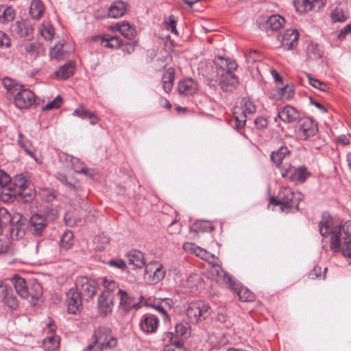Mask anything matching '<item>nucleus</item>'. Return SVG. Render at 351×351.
I'll use <instances>...</instances> for the list:
<instances>
[{
	"label": "nucleus",
	"instance_id": "obj_1",
	"mask_svg": "<svg viewBox=\"0 0 351 351\" xmlns=\"http://www.w3.org/2000/svg\"><path fill=\"white\" fill-rule=\"evenodd\" d=\"M319 228L323 237L330 236V248L333 252H341L344 256L351 258V221L341 226H334L330 216L323 215Z\"/></svg>",
	"mask_w": 351,
	"mask_h": 351
},
{
	"label": "nucleus",
	"instance_id": "obj_2",
	"mask_svg": "<svg viewBox=\"0 0 351 351\" xmlns=\"http://www.w3.org/2000/svg\"><path fill=\"white\" fill-rule=\"evenodd\" d=\"M221 63H216L217 68L221 70L219 77V85L225 91H231L235 89L239 84V80L233 73L237 68L236 62L231 59L223 58L219 56Z\"/></svg>",
	"mask_w": 351,
	"mask_h": 351
},
{
	"label": "nucleus",
	"instance_id": "obj_3",
	"mask_svg": "<svg viewBox=\"0 0 351 351\" xmlns=\"http://www.w3.org/2000/svg\"><path fill=\"white\" fill-rule=\"evenodd\" d=\"M302 195L300 192H294L289 186L282 187L278 193V197H271L269 203L274 205H279L284 212H293L298 210L299 202Z\"/></svg>",
	"mask_w": 351,
	"mask_h": 351
},
{
	"label": "nucleus",
	"instance_id": "obj_4",
	"mask_svg": "<svg viewBox=\"0 0 351 351\" xmlns=\"http://www.w3.org/2000/svg\"><path fill=\"white\" fill-rule=\"evenodd\" d=\"M111 330L108 327L99 326L95 330L93 335V346L104 348H113L117 345V339L110 336Z\"/></svg>",
	"mask_w": 351,
	"mask_h": 351
},
{
	"label": "nucleus",
	"instance_id": "obj_5",
	"mask_svg": "<svg viewBox=\"0 0 351 351\" xmlns=\"http://www.w3.org/2000/svg\"><path fill=\"white\" fill-rule=\"evenodd\" d=\"M210 311L208 304L202 301H197L189 304L186 315L191 323L197 324L208 317Z\"/></svg>",
	"mask_w": 351,
	"mask_h": 351
},
{
	"label": "nucleus",
	"instance_id": "obj_6",
	"mask_svg": "<svg viewBox=\"0 0 351 351\" xmlns=\"http://www.w3.org/2000/svg\"><path fill=\"white\" fill-rule=\"evenodd\" d=\"M282 177L296 184L304 183L311 173L304 166L295 168L291 164H283L281 167Z\"/></svg>",
	"mask_w": 351,
	"mask_h": 351
},
{
	"label": "nucleus",
	"instance_id": "obj_7",
	"mask_svg": "<svg viewBox=\"0 0 351 351\" xmlns=\"http://www.w3.org/2000/svg\"><path fill=\"white\" fill-rule=\"evenodd\" d=\"M14 186L19 195L25 202L32 199L35 195L31 180L27 174L21 173L14 178Z\"/></svg>",
	"mask_w": 351,
	"mask_h": 351
},
{
	"label": "nucleus",
	"instance_id": "obj_8",
	"mask_svg": "<svg viewBox=\"0 0 351 351\" xmlns=\"http://www.w3.org/2000/svg\"><path fill=\"white\" fill-rule=\"evenodd\" d=\"M97 283L92 279L85 276H80L76 279L75 288L80 295L86 300L93 298L97 293Z\"/></svg>",
	"mask_w": 351,
	"mask_h": 351
},
{
	"label": "nucleus",
	"instance_id": "obj_9",
	"mask_svg": "<svg viewBox=\"0 0 351 351\" xmlns=\"http://www.w3.org/2000/svg\"><path fill=\"white\" fill-rule=\"evenodd\" d=\"M318 131L317 125L308 117L302 118L299 120L296 129V135L300 140H306L314 136Z\"/></svg>",
	"mask_w": 351,
	"mask_h": 351
},
{
	"label": "nucleus",
	"instance_id": "obj_10",
	"mask_svg": "<svg viewBox=\"0 0 351 351\" xmlns=\"http://www.w3.org/2000/svg\"><path fill=\"white\" fill-rule=\"evenodd\" d=\"M165 276V270L159 263L154 261L145 266L144 278L149 284H156Z\"/></svg>",
	"mask_w": 351,
	"mask_h": 351
},
{
	"label": "nucleus",
	"instance_id": "obj_11",
	"mask_svg": "<svg viewBox=\"0 0 351 351\" xmlns=\"http://www.w3.org/2000/svg\"><path fill=\"white\" fill-rule=\"evenodd\" d=\"M210 272L213 280L219 285L226 286L233 290H237V282L221 266L211 267Z\"/></svg>",
	"mask_w": 351,
	"mask_h": 351
},
{
	"label": "nucleus",
	"instance_id": "obj_12",
	"mask_svg": "<svg viewBox=\"0 0 351 351\" xmlns=\"http://www.w3.org/2000/svg\"><path fill=\"white\" fill-rule=\"evenodd\" d=\"M216 63H221L219 57L214 62L207 60L201 62L198 68L199 73L208 80H218L221 70L217 68Z\"/></svg>",
	"mask_w": 351,
	"mask_h": 351
},
{
	"label": "nucleus",
	"instance_id": "obj_13",
	"mask_svg": "<svg viewBox=\"0 0 351 351\" xmlns=\"http://www.w3.org/2000/svg\"><path fill=\"white\" fill-rule=\"evenodd\" d=\"M163 351H186L182 339L175 336L172 332H164L162 335Z\"/></svg>",
	"mask_w": 351,
	"mask_h": 351
},
{
	"label": "nucleus",
	"instance_id": "obj_14",
	"mask_svg": "<svg viewBox=\"0 0 351 351\" xmlns=\"http://www.w3.org/2000/svg\"><path fill=\"white\" fill-rule=\"evenodd\" d=\"M117 295L120 299L118 308L121 313L125 315L133 308L138 309L141 307L140 303L136 302L126 291L119 289Z\"/></svg>",
	"mask_w": 351,
	"mask_h": 351
},
{
	"label": "nucleus",
	"instance_id": "obj_15",
	"mask_svg": "<svg viewBox=\"0 0 351 351\" xmlns=\"http://www.w3.org/2000/svg\"><path fill=\"white\" fill-rule=\"evenodd\" d=\"M13 97L15 106L20 109L28 108L35 102L34 93L24 86Z\"/></svg>",
	"mask_w": 351,
	"mask_h": 351
},
{
	"label": "nucleus",
	"instance_id": "obj_16",
	"mask_svg": "<svg viewBox=\"0 0 351 351\" xmlns=\"http://www.w3.org/2000/svg\"><path fill=\"white\" fill-rule=\"evenodd\" d=\"M114 295L101 293L97 299V308L99 315L106 317L112 311L114 307Z\"/></svg>",
	"mask_w": 351,
	"mask_h": 351
},
{
	"label": "nucleus",
	"instance_id": "obj_17",
	"mask_svg": "<svg viewBox=\"0 0 351 351\" xmlns=\"http://www.w3.org/2000/svg\"><path fill=\"white\" fill-rule=\"evenodd\" d=\"M82 296L77 289L71 288L66 293L67 311L70 314H76L82 308Z\"/></svg>",
	"mask_w": 351,
	"mask_h": 351
},
{
	"label": "nucleus",
	"instance_id": "obj_18",
	"mask_svg": "<svg viewBox=\"0 0 351 351\" xmlns=\"http://www.w3.org/2000/svg\"><path fill=\"white\" fill-rule=\"evenodd\" d=\"M47 226V221L44 215L34 214L30 217L29 230L34 236H41Z\"/></svg>",
	"mask_w": 351,
	"mask_h": 351
},
{
	"label": "nucleus",
	"instance_id": "obj_19",
	"mask_svg": "<svg viewBox=\"0 0 351 351\" xmlns=\"http://www.w3.org/2000/svg\"><path fill=\"white\" fill-rule=\"evenodd\" d=\"M158 319L156 315L145 314L141 318L139 327L145 333H154L158 328Z\"/></svg>",
	"mask_w": 351,
	"mask_h": 351
},
{
	"label": "nucleus",
	"instance_id": "obj_20",
	"mask_svg": "<svg viewBox=\"0 0 351 351\" xmlns=\"http://www.w3.org/2000/svg\"><path fill=\"white\" fill-rule=\"evenodd\" d=\"M299 32L297 29H287L282 35L281 45L285 50H291L298 44Z\"/></svg>",
	"mask_w": 351,
	"mask_h": 351
},
{
	"label": "nucleus",
	"instance_id": "obj_21",
	"mask_svg": "<svg viewBox=\"0 0 351 351\" xmlns=\"http://www.w3.org/2000/svg\"><path fill=\"white\" fill-rule=\"evenodd\" d=\"M278 117L285 123H293L300 118L299 112L291 106H286L278 111Z\"/></svg>",
	"mask_w": 351,
	"mask_h": 351
},
{
	"label": "nucleus",
	"instance_id": "obj_22",
	"mask_svg": "<svg viewBox=\"0 0 351 351\" xmlns=\"http://www.w3.org/2000/svg\"><path fill=\"white\" fill-rule=\"evenodd\" d=\"M17 143L23 149L27 156L33 158L37 164L41 163L35 155L36 149L33 147L32 142L25 138V136L21 132L18 133Z\"/></svg>",
	"mask_w": 351,
	"mask_h": 351
},
{
	"label": "nucleus",
	"instance_id": "obj_23",
	"mask_svg": "<svg viewBox=\"0 0 351 351\" xmlns=\"http://www.w3.org/2000/svg\"><path fill=\"white\" fill-rule=\"evenodd\" d=\"M27 298L24 299L29 300L32 303H35L36 301L42 295L43 289L40 284L36 281L28 282V287L27 290Z\"/></svg>",
	"mask_w": 351,
	"mask_h": 351
},
{
	"label": "nucleus",
	"instance_id": "obj_24",
	"mask_svg": "<svg viewBox=\"0 0 351 351\" xmlns=\"http://www.w3.org/2000/svg\"><path fill=\"white\" fill-rule=\"evenodd\" d=\"M197 89V84L191 78L185 79L179 82L178 90L179 93L185 96L193 95Z\"/></svg>",
	"mask_w": 351,
	"mask_h": 351
},
{
	"label": "nucleus",
	"instance_id": "obj_25",
	"mask_svg": "<svg viewBox=\"0 0 351 351\" xmlns=\"http://www.w3.org/2000/svg\"><path fill=\"white\" fill-rule=\"evenodd\" d=\"M17 195V190L12 183L0 188V199L3 202H14Z\"/></svg>",
	"mask_w": 351,
	"mask_h": 351
},
{
	"label": "nucleus",
	"instance_id": "obj_26",
	"mask_svg": "<svg viewBox=\"0 0 351 351\" xmlns=\"http://www.w3.org/2000/svg\"><path fill=\"white\" fill-rule=\"evenodd\" d=\"M22 215L20 213H15L11 219L10 235L12 237L22 238L24 231L21 229Z\"/></svg>",
	"mask_w": 351,
	"mask_h": 351
},
{
	"label": "nucleus",
	"instance_id": "obj_27",
	"mask_svg": "<svg viewBox=\"0 0 351 351\" xmlns=\"http://www.w3.org/2000/svg\"><path fill=\"white\" fill-rule=\"evenodd\" d=\"M16 10L10 5H0V23L7 24L14 21Z\"/></svg>",
	"mask_w": 351,
	"mask_h": 351
},
{
	"label": "nucleus",
	"instance_id": "obj_28",
	"mask_svg": "<svg viewBox=\"0 0 351 351\" xmlns=\"http://www.w3.org/2000/svg\"><path fill=\"white\" fill-rule=\"evenodd\" d=\"M290 152L287 147L281 146L278 150L274 151L270 155V158L277 167L281 169L282 160L289 156Z\"/></svg>",
	"mask_w": 351,
	"mask_h": 351
},
{
	"label": "nucleus",
	"instance_id": "obj_29",
	"mask_svg": "<svg viewBox=\"0 0 351 351\" xmlns=\"http://www.w3.org/2000/svg\"><path fill=\"white\" fill-rule=\"evenodd\" d=\"M75 64L73 61H69L60 66L56 72L58 78L66 80L70 77L74 73Z\"/></svg>",
	"mask_w": 351,
	"mask_h": 351
},
{
	"label": "nucleus",
	"instance_id": "obj_30",
	"mask_svg": "<svg viewBox=\"0 0 351 351\" xmlns=\"http://www.w3.org/2000/svg\"><path fill=\"white\" fill-rule=\"evenodd\" d=\"M130 265L135 268H141L145 265L143 254L138 250H132L127 254Z\"/></svg>",
	"mask_w": 351,
	"mask_h": 351
},
{
	"label": "nucleus",
	"instance_id": "obj_31",
	"mask_svg": "<svg viewBox=\"0 0 351 351\" xmlns=\"http://www.w3.org/2000/svg\"><path fill=\"white\" fill-rule=\"evenodd\" d=\"M127 4L119 1L114 2L108 9V16L111 18H119L124 15Z\"/></svg>",
	"mask_w": 351,
	"mask_h": 351
},
{
	"label": "nucleus",
	"instance_id": "obj_32",
	"mask_svg": "<svg viewBox=\"0 0 351 351\" xmlns=\"http://www.w3.org/2000/svg\"><path fill=\"white\" fill-rule=\"evenodd\" d=\"M117 28L119 32L128 39L133 38L136 35V29L129 22L123 21L117 23Z\"/></svg>",
	"mask_w": 351,
	"mask_h": 351
},
{
	"label": "nucleus",
	"instance_id": "obj_33",
	"mask_svg": "<svg viewBox=\"0 0 351 351\" xmlns=\"http://www.w3.org/2000/svg\"><path fill=\"white\" fill-rule=\"evenodd\" d=\"M174 70L169 68L163 74L162 77V87L165 93H169L173 85Z\"/></svg>",
	"mask_w": 351,
	"mask_h": 351
},
{
	"label": "nucleus",
	"instance_id": "obj_34",
	"mask_svg": "<svg viewBox=\"0 0 351 351\" xmlns=\"http://www.w3.org/2000/svg\"><path fill=\"white\" fill-rule=\"evenodd\" d=\"M3 87L7 90L8 94L14 97L23 86L19 84L16 80L12 79L5 77L2 82Z\"/></svg>",
	"mask_w": 351,
	"mask_h": 351
},
{
	"label": "nucleus",
	"instance_id": "obj_35",
	"mask_svg": "<svg viewBox=\"0 0 351 351\" xmlns=\"http://www.w3.org/2000/svg\"><path fill=\"white\" fill-rule=\"evenodd\" d=\"M13 284L17 294L23 298H27L26 291L27 290L28 282L23 278L15 277L13 280Z\"/></svg>",
	"mask_w": 351,
	"mask_h": 351
},
{
	"label": "nucleus",
	"instance_id": "obj_36",
	"mask_svg": "<svg viewBox=\"0 0 351 351\" xmlns=\"http://www.w3.org/2000/svg\"><path fill=\"white\" fill-rule=\"evenodd\" d=\"M45 10L44 5L40 0L32 1L29 7V14L32 18L38 19L41 17Z\"/></svg>",
	"mask_w": 351,
	"mask_h": 351
},
{
	"label": "nucleus",
	"instance_id": "obj_37",
	"mask_svg": "<svg viewBox=\"0 0 351 351\" xmlns=\"http://www.w3.org/2000/svg\"><path fill=\"white\" fill-rule=\"evenodd\" d=\"M101 285L104 287V290L101 293L107 294H113V293L118 290V283L113 280L111 277H104L101 278Z\"/></svg>",
	"mask_w": 351,
	"mask_h": 351
},
{
	"label": "nucleus",
	"instance_id": "obj_38",
	"mask_svg": "<svg viewBox=\"0 0 351 351\" xmlns=\"http://www.w3.org/2000/svg\"><path fill=\"white\" fill-rule=\"evenodd\" d=\"M285 23V19L280 15L269 16L266 22L267 27L274 31L280 29Z\"/></svg>",
	"mask_w": 351,
	"mask_h": 351
},
{
	"label": "nucleus",
	"instance_id": "obj_39",
	"mask_svg": "<svg viewBox=\"0 0 351 351\" xmlns=\"http://www.w3.org/2000/svg\"><path fill=\"white\" fill-rule=\"evenodd\" d=\"M41 45L38 42H27L24 44V51L27 56L36 58L40 52Z\"/></svg>",
	"mask_w": 351,
	"mask_h": 351
},
{
	"label": "nucleus",
	"instance_id": "obj_40",
	"mask_svg": "<svg viewBox=\"0 0 351 351\" xmlns=\"http://www.w3.org/2000/svg\"><path fill=\"white\" fill-rule=\"evenodd\" d=\"M101 44L108 48H117L121 46V40L117 36L105 35L100 37Z\"/></svg>",
	"mask_w": 351,
	"mask_h": 351
},
{
	"label": "nucleus",
	"instance_id": "obj_41",
	"mask_svg": "<svg viewBox=\"0 0 351 351\" xmlns=\"http://www.w3.org/2000/svg\"><path fill=\"white\" fill-rule=\"evenodd\" d=\"M73 245V234L71 230L65 231L61 236L60 247L62 250H68Z\"/></svg>",
	"mask_w": 351,
	"mask_h": 351
},
{
	"label": "nucleus",
	"instance_id": "obj_42",
	"mask_svg": "<svg viewBox=\"0 0 351 351\" xmlns=\"http://www.w3.org/2000/svg\"><path fill=\"white\" fill-rule=\"evenodd\" d=\"M59 343L60 338L57 335L49 336L43 341L44 348L48 351L56 350L59 347Z\"/></svg>",
	"mask_w": 351,
	"mask_h": 351
},
{
	"label": "nucleus",
	"instance_id": "obj_43",
	"mask_svg": "<svg viewBox=\"0 0 351 351\" xmlns=\"http://www.w3.org/2000/svg\"><path fill=\"white\" fill-rule=\"evenodd\" d=\"M190 329L191 326L187 322H181L176 325L174 335L183 339V337H186L189 335Z\"/></svg>",
	"mask_w": 351,
	"mask_h": 351
},
{
	"label": "nucleus",
	"instance_id": "obj_44",
	"mask_svg": "<svg viewBox=\"0 0 351 351\" xmlns=\"http://www.w3.org/2000/svg\"><path fill=\"white\" fill-rule=\"evenodd\" d=\"M63 45L64 44L60 42L51 49L50 56L52 58L63 60L67 57L68 53L63 50Z\"/></svg>",
	"mask_w": 351,
	"mask_h": 351
},
{
	"label": "nucleus",
	"instance_id": "obj_45",
	"mask_svg": "<svg viewBox=\"0 0 351 351\" xmlns=\"http://www.w3.org/2000/svg\"><path fill=\"white\" fill-rule=\"evenodd\" d=\"M237 290H234L237 291V295L239 299L243 302H251L254 300V293L250 291L248 289L245 287H240L239 285L237 283Z\"/></svg>",
	"mask_w": 351,
	"mask_h": 351
},
{
	"label": "nucleus",
	"instance_id": "obj_46",
	"mask_svg": "<svg viewBox=\"0 0 351 351\" xmlns=\"http://www.w3.org/2000/svg\"><path fill=\"white\" fill-rule=\"evenodd\" d=\"M39 32L46 40L52 39L55 34L52 25L49 22H45L40 25Z\"/></svg>",
	"mask_w": 351,
	"mask_h": 351
},
{
	"label": "nucleus",
	"instance_id": "obj_47",
	"mask_svg": "<svg viewBox=\"0 0 351 351\" xmlns=\"http://www.w3.org/2000/svg\"><path fill=\"white\" fill-rule=\"evenodd\" d=\"M110 241V238L105 234H100L94 238L93 242L99 251L104 250Z\"/></svg>",
	"mask_w": 351,
	"mask_h": 351
},
{
	"label": "nucleus",
	"instance_id": "obj_48",
	"mask_svg": "<svg viewBox=\"0 0 351 351\" xmlns=\"http://www.w3.org/2000/svg\"><path fill=\"white\" fill-rule=\"evenodd\" d=\"M328 269L325 267L324 270H322V267L318 265H315L313 269L311 270L308 274V276L310 279H319V280H325L326 276V272Z\"/></svg>",
	"mask_w": 351,
	"mask_h": 351
},
{
	"label": "nucleus",
	"instance_id": "obj_49",
	"mask_svg": "<svg viewBox=\"0 0 351 351\" xmlns=\"http://www.w3.org/2000/svg\"><path fill=\"white\" fill-rule=\"evenodd\" d=\"M294 5L296 10L300 13L313 10L311 0H296Z\"/></svg>",
	"mask_w": 351,
	"mask_h": 351
},
{
	"label": "nucleus",
	"instance_id": "obj_50",
	"mask_svg": "<svg viewBox=\"0 0 351 351\" xmlns=\"http://www.w3.org/2000/svg\"><path fill=\"white\" fill-rule=\"evenodd\" d=\"M66 224L69 226H82L83 224L80 218H77L75 213L68 212L64 217Z\"/></svg>",
	"mask_w": 351,
	"mask_h": 351
},
{
	"label": "nucleus",
	"instance_id": "obj_51",
	"mask_svg": "<svg viewBox=\"0 0 351 351\" xmlns=\"http://www.w3.org/2000/svg\"><path fill=\"white\" fill-rule=\"evenodd\" d=\"M278 93L280 94L279 98L282 100H289L293 96L294 88L293 86L287 85L286 86L279 88Z\"/></svg>",
	"mask_w": 351,
	"mask_h": 351
},
{
	"label": "nucleus",
	"instance_id": "obj_52",
	"mask_svg": "<svg viewBox=\"0 0 351 351\" xmlns=\"http://www.w3.org/2000/svg\"><path fill=\"white\" fill-rule=\"evenodd\" d=\"M331 20L333 23L343 22L346 18L341 8H335L330 13Z\"/></svg>",
	"mask_w": 351,
	"mask_h": 351
},
{
	"label": "nucleus",
	"instance_id": "obj_53",
	"mask_svg": "<svg viewBox=\"0 0 351 351\" xmlns=\"http://www.w3.org/2000/svg\"><path fill=\"white\" fill-rule=\"evenodd\" d=\"M3 302L11 309H15L18 306L17 298L12 293H10L8 291L5 293Z\"/></svg>",
	"mask_w": 351,
	"mask_h": 351
},
{
	"label": "nucleus",
	"instance_id": "obj_54",
	"mask_svg": "<svg viewBox=\"0 0 351 351\" xmlns=\"http://www.w3.org/2000/svg\"><path fill=\"white\" fill-rule=\"evenodd\" d=\"M71 165L73 169L79 173H83L87 175L88 169L84 167V164L81 162L78 158H73L71 160Z\"/></svg>",
	"mask_w": 351,
	"mask_h": 351
},
{
	"label": "nucleus",
	"instance_id": "obj_55",
	"mask_svg": "<svg viewBox=\"0 0 351 351\" xmlns=\"http://www.w3.org/2000/svg\"><path fill=\"white\" fill-rule=\"evenodd\" d=\"M246 60L248 63L255 62L262 59V55L256 50H250L245 54Z\"/></svg>",
	"mask_w": 351,
	"mask_h": 351
},
{
	"label": "nucleus",
	"instance_id": "obj_56",
	"mask_svg": "<svg viewBox=\"0 0 351 351\" xmlns=\"http://www.w3.org/2000/svg\"><path fill=\"white\" fill-rule=\"evenodd\" d=\"M91 111L86 109L83 106H79L73 112V115L82 119H88Z\"/></svg>",
	"mask_w": 351,
	"mask_h": 351
},
{
	"label": "nucleus",
	"instance_id": "obj_57",
	"mask_svg": "<svg viewBox=\"0 0 351 351\" xmlns=\"http://www.w3.org/2000/svg\"><path fill=\"white\" fill-rule=\"evenodd\" d=\"M56 178L57 180H58L62 184L67 186L69 189L73 190L75 191L77 190V187L72 184L71 182H69L67 177L61 173H57L56 174Z\"/></svg>",
	"mask_w": 351,
	"mask_h": 351
},
{
	"label": "nucleus",
	"instance_id": "obj_58",
	"mask_svg": "<svg viewBox=\"0 0 351 351\" xmlns=\"http://www.w3.org/2000/svg\"><path fill=\"white\" fill-rule=\"evenodd\" d=\"M62 102V99L60 95H58L53 101L49 102L47 105H45L43 108V109L44 110L58 109L60 107Z\"/></svg>",
	"mask_w": 351,
	"mask_h": 351
},
{
	"label": "nucleus",
	"instance_id": "obj_59",
	"mask_svg": "<svg viewBox=\"0 0 351 351\" xmlns=\"http://www.w3.org/2000/svg\"><path fill=\"white\" fill-rule=\"evenodd\" d=\"M195 226L199 231L202 232H211L214 230V226L207 221H199Z\"/></svg>",
	"mask_w": 351,
	"mask_h": 351
},
{
	"label": "nucleus",
	"instance_id": "obj_60",
	"mask_svg": "<svg viewBox=\"0 0 351 351\" xmlns=\"http://www.w3.org/2000/svg\"><path fill=\"white\" fill-rule=\"evenodd\" d=\"M191 250L198 257L201 258L202 259L206 261L209 253L204 249L201 248L199 246L192 245L191 246Z\"/></svg>",
	"mask_w": 351,
	"mask_h": 351
},
{
	"label": "nucleus",
	"instance_id": "obj_61",
	"mask_svg": "<svg viewBox=\"0 0 351 351\" xmlns=\"http://www.w3.org/2000/svg\"><path fill=\"white\" fill-rule=\"evenodd\" d=\"M11 46L10 37L4 32L0 30V48L5 47L9 48Z\"/></svg>",
	"mask_w": 351,
	"mask_h": 351
},
{
	"label": "nucleus",
	"instance_id": "obj_62",
	"mask_svg": "<svg viewBox=\"0 0 351 351\" xmlns=\"http://www.w3.org/2000/svg\"><path fill=\"white\" fill-rule=\"evenodd\" d=\"M234 118L236 120L235 128L237 129L242 128L245 126L246 123V114L245 112L240 114L239 115H234Z\"/></svg>",
	"mask_w": 351,
	"mask_h": 351
},
{
	"label": "nucleus",
	"instance_id": "obj_63",
	"mask_svg": "<svg viewBox=\"0 0 351 351\" xmlns=\"http://www.w3.org/2000/svg\"><path fill=\"white\" fill-rule=\"evenodd\" d=\"M10 176L3 170H0V188L11 184Z\"/></svg>",
	"mask_w": 351,
	"mask_h": 351
},
{
	"label": "nucleus",
	"instance_id": "obj_64",
	"mask_svg": "<svg viewBox=\"0 0 351 351\" xmlns=\"http://www.w3.org/2000/svg\"><path fill=\"white\" fill-rule=\"evenodd\" d=\"M206 261L211 265V267L221 266L219 258L211 253H209Z\"/></svg>",
	"mask_w": 351,
	"mask_h": 351
}]
</instances>
